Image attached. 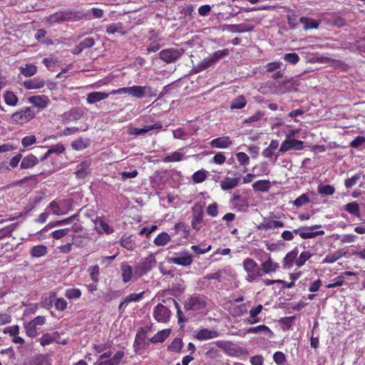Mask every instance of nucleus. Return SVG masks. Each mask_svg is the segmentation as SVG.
I'll return each instance as SVG.
<instances>
[{"label":"nucleus","instance_id":"obj_18","mask_svg":"<svg viewBox=\"0 0 365 365\" xmlns=\"http://www.w3.org/2000/svg\"><path fill=\"white\" fill-rule=\"evenodd\" d=\"M282 221L274 220L269 217H264L262 222L257 226L259 230H270L277 227H284Z\"/></svg>","mask_w":365,"mask_h":365},{"label":"nucleus","instance_id":"obj_50","mask_svg":"<svg viewBox=\"0 0 365 365\" xmlns=\"http://www.w3.org/2000/svg\"><path fill=\"white\" fill-rule=\"evenodd\" d=\"M345 210L353 215H355L356 217L361 216L359 205L356 202H352L346 204L345 205Z\"/></svg>","mask_w":365,"mask_h":365},{"label":"nucleus","instance_id":"obj_15","mask_svg":"<svg viewBox=\"0 0 365 365\" xmlns=\"http://www.w3.org/2000/svg\"><path fill=\"white\" fill-rule=\"evenodd\" d=\"M303 148L304 143L302 140L287 138L282 143L279 152L284 153L290 150H302Z\"/></svg>","mask_w":365,"mask_h":365},{"label":"nucleus","instance_id":"obj_60","mask_svg":"<svg viewBox=\"0 0 365 365\" xmlns=\"http://www.w3.org/2000/svg\"><path fill=\"white\" fill-rule=\"evenodd\" d=\"M309 202V198L307 196V194H302L297 198H296L294 202L293 205H295L297 207H299L305 204H307Z\"/></svg>","mask_w":365,"mask_h":365},{"label":"nucleus","instance_id":"obj_43","mask_svg":"<svg viewBox=\"0 0 365 365\" xmlns=\"http://www.w3.org/2000/svg\"><path fill=\"white\" fill-rule=\"evenodd\" d=\"M59 336V334L58 332H53L51 334H45L42 336V337L40 339V344L42 346H46L51 344L54 341V340H56V337Z\"/></svg>","mask_w":365,"mask_h":365},{"label":"nucleus","instance_id":"obj_59","mask_svg":"<svg viewBox=\"0 0 365 365\" xmlns=\"http://www.w3.org/2000/svg\"><path fill=\"white\" fill-rule=\"evenodd\" d=\"M361 173H356L354 175H353L351 178H347L344 182L345 187L346 188L352 187L354 185H355L356 184L358 180L361 178Z\"/></svg>","mask_w":365,"mask_h":365},{"label":"nucleus","instance_id":"obj_52","mask_svg":"<svg viewBox=\"0 0 365 365\" xmlns=\"http://www.w3.org/2000/svg\"><path fill=\"white\" fill-rule=\"evenodd\" d=\"M40 328L34 324L31 321L25 324V329L27 336L30 337H35L37 335V331Z\"/></svg>","mask_w":365,"mask_h":365},{"label":"nucleus","instance_id":"obj_32","mask_svg":"<svg viewBox=\"0 0 365 365\" xmlns=\"http://www.w3.org/2000/svg\"><path fill=\"white\" fill-rule=\"evenodd\" d=\"M38 163V158L34 155H29L22 159L20 167L21 169H28L34 167Z\"/></svg>","mask_w":365,"mask_h":365},{"label":"nucleus","instance_id":"obj_38","mask_svg":"<svg viewBox=\"0 0 365 365\" xmlns=\"http://www.w3.org/2000/svg\"><path fill=\"white\" fill-rule=\"evenodd\" d=\"M270 182L265 180H259L252 184L255 191L267 192L270 188Z\"/></svg>","mask_w":365,"mask_h":365},{"label":"nucleus","instance_id":"obj_22","mask_svg":"<svg viewBox=\"0 0 365 365\" xmlns=\"http://www.w3.org/2000/svg\"><path fill=\"white\" fill-rule=\"evenodd\" d=\"M125 356L123 351H118L109 359H102L96 363V365H118Z\"/></svg>","mask_w":365,"mask_h":365},{"label":"nucleus","instance_id":"obj_25","mask_svg":"<svg viewBox=\"0 0 365 365\" xmlns=\"http://www.w3.org/2000/svg\"><path fill=\"white\" fill-rule=\"evenodd\" d=\"M299 254L298 248L296 247L289 252L283 259V267L284 269H290L293 264H296V260Z\"/></svg>","mask_w":365,"mask_h":365},{"label":"nucleus","instance_id":"obj_23","mask_svg":"<svg viewBox=\"0 0 365 365\" xmlns=\"http://www.w3.org/2000/svg\"><path fill=\"white\" fill-rule=\"evenodd\" d=\"M28 101L35 107L41 109L46 108L50 103L48 98L44 95L31 96L29 98Z\"/></svg>","mask_w":365,"mask_h":365},{"label":"nucleus","instance_id":"obj_57","mask_svg":"<svg viewBox=\"0 0 365 365\" xmlns=\"http://www.w3.org/2000/svg\"><path fill=\"white\" fill-rule=\"evenodd\" d=\"M341 255L338 252L330 253L327 255L322 261L323 264H333L341 258Z\"/></svg>","mask_w":365,"mask_h":365},{"label":"nucleus","instance_id":"obj_26","mask_svg":"<svg viewBox=\"0 0 365 365\" xmlns=\"http://www.w3.org/2000/svg\"><path fill=\"white\" fill-rule=\"evenodd\" d=\"M162 128H163L162 123H160V122H157L150 125H145L144 128H131V130L130 131V134L134 135H143V134L146 133L147 132H148L150 130H153L155 129L160 130V129H162Z\"/></svg>","mask_w":365,"mask_h":365},{"label":"nucleus","instance_id":"obj_7","mask_svg":"<svg viewBox=\"0 0 365 365\" xmlns=\"http://www.w3.org/2000/svg\"><path fill=\"white\" fill-rule=\"evenodd\" d=\"M232 208L238 212H246L249 208V202L245 195L240 190H236L230 200Z\"/></svg>","mask_w":365,"mask_h":365},{"label":"nucleus","instance_id":"obj_9","mask_svg":"<svg viewBox=\"0 0 365 365\" xmlns=\"http://www.w3.org/2000/svg\"><path fill=\"white\" fill-rule=\"evenodd\" d=\"M72 203L73 200L71 199L53 200L50 202L49 207L55 215H66L71 210Z\"/></svg>","mask_w":365,"mask_h":365},{"label":"nucleus","instance_id":"obj_58","mask_svg":"<svg viewBox=\"0 0 365 365\" xmlns=\"http://www.w3.org/2000/svg\"><path fill=\"white\" fill-rule=\"evenodd\" d=\"M295 319L294 316L283 317L280 319V323L283 326V329H289L293 325Z\"/></svg>","mask_w":365,"mask_h":365},{"label":"nucleus","instance_id":"obj_44","mask_svg":"<svg viewBox=\"0 0 365 365\" xmlns=\"http://www.w3.org/2000/svg\"><path fill=\"white\" fill-rule=\"evenodd\" d=\"M312 257V254L309 251H303L296 260V266L297 268L302 267L305 264L306 262Z\"/></svg>","mask_w":365,"mask_h":365},{"label":"nucleus","instance_id":"obj_56","mask_svg":"<svg viewBox=\"0 0 365 365\" xmlns=\"http://www.w3.org/2000/svg\"><path fill=\"white\" fill-rule=\"evenodd\" d=\"M283 59L293 65L297 64L299 61V56L296 53H288L284 55Z\"/></svg>","mask_w":365,"mask_h":365},{"label":"nucleus","instance_id":"obj_31","mask_svg":"<svg viewBox=\"0 0 365 365\" xmlns=\"http://www.w3.org/2000/svg\"><path fill=\"white\" fill-rule=\"evenodd\" d=\"M299 21L303 24L304 30L317 29L319 26V21L312 18L302 16L299 19Z\"/></svg>","mask_w":365,"mask_h":365},{"label":"nucleus","instance_id":"obj_39","mask_svg":"<svg viewBox=\"0 0 365 365\" xmlns=\"http://www.w3.org/2000/svg\"><path fill=\"white\" fill-rule=\"evenodd\" d=\"M247 105V100L245 97L242 95H240L232 100L230 104V109H242L245 107Z\"/></svg>","mask_w":365,"mask_h":365},{"label":"nucleus","instance_id":"obj_33","mask_svg":"<svg viewBox=\"0 0 365 365\" xmlns=\"http://www.w3.org/2000/svg\"><path fill=\"white\" fill-rule=\"evenodd\" d=\"M171 330L170 329H163L158 331L150 339L153 344L162 343L169 336Z\"/></svg>","mask_w":365,"mask_h":365},{"label":"nucleus","instance_id":"obj_19","mask_svg":"<svg viewBox=\"0 0 365 365\" xmlns=\"http://www.w3.org/2000/svg\"><path fill=\"white\" fill-rule=\"evenodd\" d=\"M232 144V140L227 135H224L221 137L216 138L212 139L210 142V145L212 148H219V149H225L229 148Z\"/></svg>","mask_w":365,"mask_h":365},{"label":"nucleus","instance_id":"obj_41","mask_svg":"<svg viewBox=\"0 0 365 365\" xmlns=\"http://www.w3.org/2000/svg\"><path fill=\"white\" fill-rule=\"evenodd\" d=\"M171 240L170 236L165 232H163L157 235L154 239V244L156 246H165Z\"/></svg>","mask_w":365,"mask_h":365},{"label":"nucleus","instance_id":"obj_5","mask_svg":"<svg viewBox=\"0 0 365 365\" xmlns=\"http://www.w3.org/2000/svg\"><path fill=\"white\" fill-rule=\"evenodd\" d=\"M78 15L71 11H62L50 15L46 18V24L53 26L56 24H61L66 21H75Z\"/></svg>","mask_w":365,"mask_h":365},{"label":"nucleus","instance_id":"obj_4","mask_svg":"<svg viewBox=\"0 0 365 365\" xmlns=\"http://www.w3.org/2000/svg\"><path fill=\"white\" fill-rule=\"evenodd\" d=\"M242 265L247 272L246 280L248 282H253L262 277L261 269L253 259L249 257L245 259Z\"/></svg>","mask_w":365,"mask_h":365},{"label":"nucleus","instance_id":"obj_1","mask_svg":"<svg viewBox=\"0 0 365 365\" xmlns=\"http://www.w3.org/2000/svg\"><path fill=\"white\" fill-rule=\"evenodd\" d=\"M125 93L138 98H141L144 96L155 97L156 96L155 91L151 87L142 86L120 88L110 92V94L113 95Z\"/></svg>","mask_w":365,"mask_h":365},{"label":"nucleus","instance_id":"obj_11","mask_svg":"<svg viewBox=\"0 0 365 365\" xmlns=\"http://www.w3.org/2000/svg\"><path fill=\"white\" fill-rule=\"evenodd\" d=\"M170 309L164 304L159 303L153 311V317L158 323L165 324L170 321L171 317Z\"/></svg>","mask_w":365,"mask_h":365},{"label":"nucleus","instance_id":"obj_13","mask_svg":"<svg viewBox=\"0 0 365 365\" xmlns=\"http://www.w3.org/2000/svg\"><path fill=\"white\" fill-rule=\"evenodd\" d=\"M182 50L176 48L163 49L159 53V58L167 63L176 61L182 56Z\"/></svg>","mask_w":365,"mask_h":365},{"label":"nucleus","instance_id":"obj_8","mask_svg":"<svg viewBox=\"0 0 365 365\" xmlns=\"http://www.w3.org/2000/svg\"><path fill=\"white\" fill-rule=\"evenodd\" d=\"M322 227L321 225H314L309 227H300L294 230L296 235H299L303 240L312 239L325 234L324 230L313 231L314 229Z\"/></svg>","mask_w":365,"mask_h":365},{"label":"nucleus","instance_id":"obj_54","mask_svg":"<svg viewBox=\"0 0 365 365\" xmlns=\"http://www.w3.org/2000/svg\"><path fill=\"white\" fill-rule=\"evenodd\" d=\"M116 255L108 256V257H101L97 259V262L100 266H103L104 268H107L108 265L111 264V262L115 259Z\"/></svg>","mask_w":365,"mask_h":365},{"label":"nucleus","instance_id":"obj_29","mask_svg":"<svg viewBox=\"0 0 365 365\" xmlns=\"http://www.w3.org/2000/svg\"><path fill=\"white\" fill-rule=\"evenodd\" d=\"M135 238L132 235L124 234L120 240V244L125 249L133 251L136 247Z\"/></svg>","mask_w":365,"mask_h":365},{"label":"nucleus","instance_id":"obj_21","mask_svg":"<svg viewBox=\"0 0 365 365\" xmlns=\"http://www.w3.org/2000/svg\"><path fill=\"white\" fill-rule=\"evenodd\" d=\"M279 264L277 262H274L271 256L269 255L267 259L261 264L260 269L262 277L270 272H275L279 269Z\"/></svg>","mask_w":365,"mask_h":365},{"label":"nucleus","instance_id":"obj_55","mask_svg":"<svg viewBox=\"0 0 365 365\" xmlns=\"http://www.w3.org/2000/svg\"><path fill=\"white\" fill-rule=\"evenodd\" d=\"M236 158L240 165L246 167L250 164V157L244 152L237 153Z\"/></svg>","mask_w":365,"mask_h":365},{"label":"nucleus","instance_id":"obj_28","mask_svg":"<svg viewBox=\"0 0 365 365\" xmlns=\"http://www.w3.org/2000/svg\"><path fill=\"white\" fill-rule=\"evenodd\" d=\"M120 271L122 280L124 283L130 282L132 277L134 276V271L132 267L126 262H123L120 264Z\"/></svg>","mask_w":365,"mask_h":365},{"label":"nucleus","instance_id":"obj_6","mask_svg":"<svg viewBox=\"0 0 365 365\" xmlns=\"http://www.w3.org/2000/svg\"><path fill=\"white\" fill-rule=\"evenodd\" d=\"M156 264V259L153 255H150L148 257L144 258L134 269V277L135 279H139L147 272L150 271Z\"/></svg>","mask_w":365,"mask_h":365},{"label":"nucleus","instance_id":"obj_42","mask_svg":"<svg viewBox=\"0 0 365 365\" xmlns=\"http://www.w3.org/2000/svg\"><path fill=\"white\" fill-rule=\"evenodd\" d=\"M19 69L21 74L24 75L25 77L33 76L37 72L36 66L31 63H26L24 67L21 66Z\"/></svg>","mask_w":365,"mask_h":365},{"label":"nucleus","instance_id":"obj_27","mask_svg":"<svg viewBox=\"0 0 365 365\" xmlns=\"http://www.w3.org/2000/svg\"><path fill=\"white\" fill-rule=\"evenodd\" d=\"M240 182L238 178L226 177L220 182V188L224 191H228L235 188Z\"/></svg>","mask_w":365,"mask_h":365},{"label":"nucleus","instance_id":"obj_48","mask_svg":"<svg viewBox=\"0 0 365 365\" xmlns=\"http://www.w3.org/2000/svg\"><path fill=\"white\" fill-rule=\"evenodd\" d=\"M119 33L120 35H124L125 31H123V24L121 23L112 24L107 26L106 33L108 34H114L115 33Z\"/></svg>","mask_w":365,"mask_h":365},{"label":"nucleus","instance_id":"obj_20","mask_svg":"<svg viewBox=\"0 0 365 365\" xmlns=\"http://www.w3.org/2000/svg\"><path fill=\"white\" fill-rule=\"evenodd\" d=\"M262 309L263 306L262 304L252 307L249 312L250 317L245 319L244 322L247 324H255L261 322V318L259 317V314L262 312Z\"/></svg>","mask_w":365,"mask_h":365},{"label":"nucleus","instance_id":"obj_37","mask_svg":"<svg viewBox=\"0 0 365 365\" xmlns=\"http://www.w3.org/2000/svg\"><path fill=\"white\" fill-rule=\"evenodd\" d=\"M145 292H141L140 293H132L126 296L125 299L120 304L119 309H121L124 304H128L132 302H139L140 301L144 296Z\"/></svg>","mask_w":365,"mask_h":365},{"label":"nucleus","instance_id":"obj_64","mask_svg":"<svg viewBox=\"0 0 365 365\" xmlns=\"http://www.w3.org/2000/svg\"><path fill=\"white\" fill-rule=\"evenodd\" d=\"M88 145V141H84L82 139H78L73 141L71 144V146L76 150H81L86 148Z\"/></svg>","mask_w":365,"mask_h":365},{"label":"nucleus","instance_id":"obj_12","mask_svg":"<svg viewBox=\"0 0 365 365\" xmlns=\"http://www.w3.org/2000/svg\"><path fill=\"white\" fill-rule=\"evenodd\" d=\"M192 221L191 226L192 227L198 231L202 227V220L204 215V211L202 205L199 204H195L192 207Z\"/></svg>","mask_w":365,"mask_h":365},{"label":"nucleus","instance_id":"obj_47","mask_svg":"<svg viewBox=\"0 0 365 365\" xmlns=\"http://www.w3.org/2000/svg\"><path fill=\"white\" fill-rule=\"evenodd\" d=\"M207 178V171L204 169H201L195 172L192 175V180L194 183H201L204 182Z\"/></svg>","mask_w":365,"mask_h":365},{"label":"nucleus","instance_id":"obj_35","mask_svg":"<svg viewBox=\"0 0 365 365\" xmlns=\"http://www.w3.org/2000/svg\"><path fill=\"white\" fill-rule=\"evenodd\" d=\"M278 147L279 142L277 140H272L269 145L263 150L262 153V156L266 158H271L274 155V152L278 148Z\"/></svg>","mask_w":365,"mask_h":365},{"label":"nucleus","instance_id":"obj_34","mask_svg":"<svg viewBox=\"0 0 365 365\" xmlns=\"http://www.w3.org/2000/svg\"><path fill=\"white\" fill-rule=\"evenodd\" d=\"M183 341L181 338L176 337L168 346L167 350L169 352L180 353L183 347Z\"/></svg>","mask_w":365,"mask_h":365},{"label":"nucleus","instance_id":"obj_3","mask_svg":"<svg viewBox=\"0 0 365 365\" xmlns=\"http://www.w3.org/2000/svg\"><path fill=\"white\" fill-rule=\"evenodd\" d=\"M229 53L230 51L227 48L216 51L197 64L196 67L197 71L200 72L214 66L220 59L228 56Z\"/></svg>","mask_w":365,"mask_h":365},{"label":"nucleus","instance_id":"obj_45","mask_svg":"<svg viewBox=\"0 0 365 365\" xmlns=\"http://www.w3.org/2000/svg\"><path fill=\"white\" fill-rule=\"evenodd\" d=\"M184 154L182 153L175 151L170 155H166L163 159L164 163L180 162L182 160Z\"/></svg>","mask_w":365,"mask_h":365},{"label":"nucleus","instance_id":"obj_51","mask_svg":"<svg viewBox=\"0 0 365 365\" xmlns=\"http://www.w3.org/2000/svg\"><path fill=\"white\" fill-rule=\"evenodd\" d=\"M82 115V112L80 110H72L63 114V119L67 121L77 120Z\"/></svg>","mask_w":365,"mask_h":365},{"label":"nucleus","instance_id":"obj_61","mask_svg":"<svg viewBox=\"0 0 365 365\" xmlns=\"http://www.w3.org/2000/svg\"><path fill=\"white\" fill-rule=\"evenodd\" d=\"M89 173V166H86L85 165L81 164L79 165L76 174L78 178H84Z\"/></svg>","mask_w":365,"mask_h":365},{"label":"nucleus","instance_id":"obj_49","mask_svg":"<svg viewBox=\"0 0 365 365\" xmlns=\"http://www.w3.org/2000/svg\"><path fill=\"white\" fill-rule=\"evenodd\" d=\"M317 191L320 195H331L335 192V188L331 185L320 184L318 185Z\"/></svg>","mask_w":365,"mask_h":365},{"label":"nucleus","instance_id":"obj_14","mask_svg":"<svg viewBox=\"0 0 365 365\" xmlns=\"http://www.w3.org/2000/svg\"><path fill=\"white\" fill-rule=\"evenodd\" d=\"M93 222L95 230L100 235H110L114 232V229L108 225L104 216L97 217L95 220H93Z\"/></svg>","mask_w":365,"mask_h":365},{"label":"nucleus","instance_id":"obj_36","mask_svg":"<svg viewBox=\"0 0 365 365\" xmlns=\"http://www.w3.org/2000/svg\"><path fill=\"white\" fill-rule=\"evenodd\" d=\"M246 332L247 334H256L259 332L264 333L265 335L271 336L273 334L272 330L265 324H261L257 327L249 328Z\"/></svg>","mask_w":365,"mask_h":365},{"label":"nucleus","instance_id":"obj_63","mask_svg":"<svg viewBox=\"0 0 365 365\" xmlns=\"http://www.w3.org/2000/svg\"><path fill=\"white\" fill-rule=\"evenodd\" d=\"M81 295V292L78 289H68L65 292V296L71 299H78Z\"/></svg>","mask_w":365,"mask_h":365},{"label":"nucleus","instance_id":"obj_62","mask_svg":"<svg viewBox=\"0 0 365 365\" xmlns=\"http://www.w3.org/2000/svg\"><path fill=\"white\" fill-rule=\"evenodd\" d=\"M264 116V113L262 111L256 112L253 115L244 120V124H251L254 122L259 120Z\"/></svg>","mask_w":365,"mask_h":365},{"label":"nucleus","instance_id":"obj_40","mask_svg":"<svg viewBox=\"0 0 365 365\" xmlns=\"http://www.w3.org/2000/svg\"><path fill=\"white\" fill-rule=\"evenodd\" d=\"M48 252V248L46 245H39L34 246L31 250V255L34 257H41L45 256Z\"/></svg>","mask_w":365,"mask_h":365},{"label":"nucleus","instance_id":"obj_10","mask_svg":"<svg viewBox=\"0 0 365 365\" xmlns=\"http://www.w3.org/2000/svg\"><path fill=\"white\" fill-rule=\"evenodd\" d=\"M35 115V110L30 107H27L13 113L11 115V120L14 123L24 124L32 120Z\"/></svg>","mask_w":365,"mask_h":365},{"label":"nucleus","instance_id":"obj_30","mask_svg":"<svg viewBox=\"0 0 365 365\" xmlns=\"http://www.w3.org/2000/svg\"><path fill=\"white\" fill-rule=\"evenodd\" d=\"M44 86L45 81L39 77L29 79L24 82V86L29 90L41 88Z\"/></svg>","mask_w":365,"mask_h":365},{"label":"nucleus","instance_id":"obj_53","mask_svg":"<svg viewBox=\"0 0 365 365\" xmlns=\"http://www.w3.org/2000/svg\"><path fill=\"white\" fill-rule=\"evenodd\" d=\"M273 360L277 365H285L287 362L285 354L280 351H276L273 354Z\"/></svg>","mask_w":365,"mask_h":365},{"label":"nucleus","instance_id":"obj_2","mask_svg":"<svg viewBox=\"0 0 365 365\" xmlns=\"http://www.w3.org/2000/svg\"><path fill=\"white\" fill-rule=\"evenodd\" d=\"M207 306V297L205 295L194 294L190 295L184 302V309L186 311H200Z\"/></svg>","mask_w":365,"mask_h":365},{"label":"nucleus","instance_id":"obj_24","mask_svg":"<svg viewBox=\"0 0 365 365\" xmlns=\"http://www.w3.org/2000/svg\"><path fill=\"white\" fill-rule=\"evenodd\" d=\"M192 256L189 253H185L182 256L168 258V262L184 267L190 266L192 263Z\"/></svg>","mask_w":365,"mask_h":365},{"label":"nucleus","instance_id":"obj_17","mask_svg":"<svg viewBox=\"0 0 365 365\" xmlns=\"http://www.w3.org/2000/svg\"><path fill=\"white\" fill-rule=\"evenodd\" d=\"M254 26L250 24L242 23L239 24H225L223 26V30H227L231 33H245L252 31Z\"/></svg>","mask_w":365,"mask_h":365},{"label":"nucleus","instance_id":"obj_46","mask_svg":"<svg viewBox=\"0 0 365 365\" xmlns=\"http://www.w3.org/2000/svg\"><path fill=\"white\" fill-rule=\"evenodd\" d=\"M4 99L6 105L9 106H16L18 103V98L11 91H6L4 94Z\"/></svg>","mask_w":365,"mask_h":365},{"label":"nucleus","instance_id":"obj_16","mask_svg":"<svg viewBox=\"0 0 365 365\" xmlns=\"http://www.w3.org/2000/svg\"><path fill=\"white\" fill-rule=\"evenodd\" d=\"M219 336L220 333L216 330H210L207 328H202L196 331L194 337L198 341H205L217 338Z\"/></svg>","mask_w":365,"mask_h":365}]
</instances>
